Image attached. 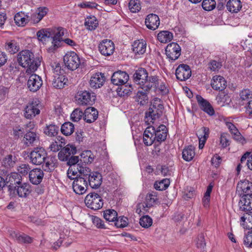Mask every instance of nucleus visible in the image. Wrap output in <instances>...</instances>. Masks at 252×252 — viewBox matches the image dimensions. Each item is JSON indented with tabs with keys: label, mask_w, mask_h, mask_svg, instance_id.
Segmentation results:
<instances>
[{
	"label": "nucleus",
	"mask_w": 252,
	"mask_h": 252,
	"mask_svg": "<svg viewBox=\"0 0 252 252\" xmlns=\"http://www.w3.org/2000/svg\"><path fill=\"white\" fill-rule=\"evenodd\" d=\"M167 134V130L166 126L163 125H160L157 129H155V132H154L156 142L160 143L164 141L166 139Z\"/></svg>",
	"instance_id": "c756f323"
},
{
	"label": "nucleus",
	"mask_w": 252,
	"mask_h": 252,
	"mask_svg": "<svg viewBox=\"0 0 252 252\" xmlns=\"http://www.w3.org/2000/svg\"><path fill=\"white\" fill-rule=\"evenodd\" d=\"M163 106L158 98H155L150 106L145 112V121L147 125L154 124V122L159 118L162 114Z\"/></svg>",
	"instance_id": "7ed1b4c3"
},
{
	"label": "nucleus",
	"mask_w": 252,
	"mask_h": 252,
	"mask_svg": "<svg viewBox=\"0 0 252 252\" xmlns=\"http://www.w3.org/2000/svg\"><path fill=\"white\" fill-rule=\"evenodd\" d=\"M76 153V147L72 145L68 144L58 153L59 158L62 161L67 160L68 158Z\"/></svg>",
	"instance_id": "6ab92c4d"
},
{
	"label": "nucleus",
	"mask_w": 252,
	"mask_h": 252,
	"mask_svg": "<svg viewBox=\"0 0 252 252\" xmlns=\"http://www.w3.org/2000/svg\"><path fill=\"white\" fill-rule=\"evenodd\" d=\"M58 140L59 141H61V144H58V142L57 141H55L54 142H52L51 144L50 145L49 148L51 150V151L56 152L59 151L60 149H62L63 146L64 145V142L62 141V140H64V139L62 137H59L58 138Z\"/></svg>",
	"instance_id": "13d9d810"
},
{
	"label": "nucleus",
	"mask_w": 252,
	"mask_h": 252,
	"mask_svg": "<svg viewBox=\"0 0 252 252\" xmlns=\"http://www.w3.org/2000/svg\"><path fill=\"white\" fill-rule=\"evenodd\" d=\"M115 225L118 228H123L128 225V219L126 217H120L116 219L114 222Z\"/></svg>",
	"instance_id": "bf43d9fd"
},
{
	"label": "nucleus",
	"mask_w": 252,
	"mask_h": 252,
	"mask_svg": "<svg viewBox=\"0 0 252 252\" xmlns=\"http://www.w3.org/2000/svg\"><path fill=\"white\" fill-rule=\"evenodd\" d=\"M240 209L244 211L252 210V194L243 195L239 201Z\"/></svg>",
	"instance_id": "b1692460"
},
{
	"label": "nucleus",
	"mask_w": 252,
	"mask_h": 252,
	"mask_svg": "<svg viewBox=\"0 0 252 252\" xmlns=\"http://www.w3.org/2000/svg\"><path fill=\"white\" fill-rule=\"evenodd\" d=\"M43 171L39 168H34L29 172V180L33 185L39 184L43 178Z\"/></svg>",
	"instance_id": "412c9836"
},
{
	"label": "nucleus",
	"mask_w": 252,
	"mask_h": 252,
	"mask_svg": "<svg viewBox=\"0 0 252 252\" xmlns=\"http://www.w3.org/2000/svg\"><path fill=\"white\" fill-rule=\"evenodd\" d=\"M128 8L132 13H136L141 9V5L139 0H130Z\"/></svg>",
	"instance_id": "5fc2aeb1"
},
{
	"label": "nucleus",
	"mask_w": 252,
	"mask_h": 252,
	"mask_svg": "<svg viewBox=\"0 0 252 252\" xmlns=\"http://www.w3.org/2000/svg\"><path fill=\"white\" fill-rule=\"evenodd\" d=\"M13 190L14 193L16 192L19 197L26 198L31 194L32 189L30 184L21 182L14 187Z\"/></svg>",
	"instance_id": "ddd939ff"
},
{
	"label": "nucleus",
	"mask_w": 252,
	"mask_h": 252,
	"mask_svg": "<svg viewBox=\"0 0 252 252\" xmlns=\"http://www.w3.org/2000/svg\"><path fill=\"white\" fill-rule=\"evenodd\" d=\"M63 62L67 68L71 70L76 69L80 64V58L74 52L66 54L63 57Z\"/></svg>",
	"instance_id": "6e6552de"
},
{
	"label": "nucleus",
	"mask_w": 252,
	"mask_h": 252,
	"mask_svg": "<svg viewBox=\"0 0 252 252\" xmlns=\"http://www.w3.org/2000/svg\"><path fill=\"white\" fill-rule=\"evenodd\" d=\"M5 49L10 54H13L17 52L19 50V46L17 42L14 40L7 42L5 44Z\"/></svg>",
	"instance_id": "de8ad7c7"
},
{
	"label": "nucleus",
	"mask_w": 252,
	"mask_h": 252,
	"mask_svg": "<svg viewBox=\"0 0 252 252\" xmlns=\"http://www.w3.org/2000/svg\"><path fill=\"white\" fill-rule=\"evenodd\" d=\"M79 167V178H84L87 180L89 176L92 174L91 170L86 165H78Z\"/></svg>",
	"instance_id": "49530a36"
},
{
	"label": "nucleus",
	"mask_w": 252,
	"mask_h": 252,
	"mask_svg": "<svg viewBox=\"0 0 252 252\" xmlns=\"http://www.w3.org/2000/svg\"><path fill=\"white\" fill-rule=\"evenodd\" d=\"M222 66L221 63L212 60L209 63V68L213 71H218Z\"/></svg>",
	"instance_id": "338daca9"
},
{
	"label": "nucleus",
	"mask_w": 252,
	"mask_h": 252,
	"mask_svg": "<svg viewBox=\"0 0 252 252\" xmlns=\"http://www.w3.org/2000/svg\"><path fill=\"white\" fill-rule=\"evenodd\" d=\"M173 38V33L168 31L160 32L157 35L158 40L161 43H167L170 42Z\"/></svg>",
	"instance_id": "ea45409f"
},
{
	"label": "nucleus",
	"mask_w": 252,
	"mask_h": 252,
	"mask_svg": "<svg viewBox=\"0 0 252 252\" xmlns=\"http://www.w3.org/2000/svg\"><path fill=\"white\" fill-rule=\"evenodd\" d=\"M134 82L142 90L150 91L152 88L158 87L159 80L156 75L149 76L147 70L143 67L136 69L133 75Z\"/></svg>",
	"instance_id": "f257e3e1"
},
{
	"label": "nucleus",
	"mask_w": 252,
	"mask_h": 252,
	"mask_svg": "<svg viewBox=\"0 0 252 252\" xmlns=\"http://www.w3.org/2000/svg\"><path fill=\"white\" fill-rule=\"evenodd\" d=\"M216 2L215 0H203L202 2V7L205 11H210L216 7Z\"/></svg>",
	"instance_id": "864d4df0"
},
{
	"label": "nucleus",
	"mask_w": 252,
	"mask_h": 252,
	"mask_svg": "<svg viewBox=\"0 0 252 252\" xmlns=\"http://www.w3.org/2000/svg\"><path fill=\"white\" fill-rule=\"evenodd\" d=\"M59 127L55 125H46L44 128V133L49 137H52L57 136L59 133Z\"/></svg>",
	"instance_id": "a19ab883"
},
{
	"label": "nucleus",
	"mask_w": 252,
	"mask_h": 252,
	"mask_svg": "<svg viewBox=\"0 0 252 252\" xmlns=\"http://www.w3.org/2000/svg\"><path fill=\"white\" fill-rule=\"evenodd\" d=\"M42 85L41 78L35 74H32L28 80L27 85L31 92H36L40 88Z\"/></svg>",
	"instance_id": "dca6fc26"
},
{
	"label": "nucleus",
	"mask_w": 252,
	"mask_h": 252,
	"mask_svg": "<svg viewBox=\"0 0 252 252\" xmlns=\"http://www.w3.org/2000/svg\"><path fill=\"white\" fill-rule=\"evenodd\" d=\"M241 221L243 222L242 225L247 229H252V212L248 211L241 218Z\"/></svg>",
	"instance_id": "58836bf2"
},
{
	"label": "nucleus",
	"mask_w": 252,
	"mask_h": 252,
	"mask_svg": "<svg viewBox=\"0 0 252 252\" xmlns=\"http://www.w3.org/2000/svg\"><path fill=\"white\" fill-rule=\"evenodd\" d=\"M84 115V112L80 109H75L71 114V119L73 122H78Z\"/></svg>",
	"instance_id": "680f3d73"
},
{
	"label": "nucleus",
	"mask_w": 252,
	"mask_h": 252,
	"mask_svg": "<svg viewBox=\"0 0 252 252\" xmlns=\"http://www.w3.org/2000/svg\"><path fill=\"white\" fill-rule=\"evenodd\" d=\"M50 31L52 39V45L48 48L47 51L49 53H53L61 46L63 40V36L66 30L62 27H58L50 29Z\"/></svg>",
	"instance_id": "20e7f679"
},
{
	"label": "nucleus",
	"mask_w": 252,
	"mask_h": 252,
	"mask_svg": "<svg viewBox=\"0 0 252 252\" xmlns=\"http://www.w3.org/2000/svg\"><path fill=\"white\" fill-rule=\"evenodd\" d=\"M98 49L103 56H109L112 55L115 50L114 43L110 40L104 39L100 42Z\"/></svg>",
	"instance_id": "4468645a"
},
{
	"label": "nucleus",
	"mask_w": 252,
	"mask_h": 252,
	"mask_svg": "<svg viewBox=\"0 0 252 252\" xmlns=\"http://www.w3.org/2000/svg\"><path fill=\"white\" fill-rule=\"evenodd\" d=\"M88 183L92 188L97 189L102 184L101 174L98 172H92L87 180Z\"/></svg>",
	"instance_id": "5701e85b"
},
{
	"label": "nucleus",
	"mask_w": 252,
	"mask_h": 252,
	"mask_svg": "<svg viewBox=\"0 0 252 252\" xmlns=\"http://www.w3.org/2000/svg\"><path fill=\"white\" fill-rule=\"evenodd\" d=\"M145 23L147 28L155 30L158 29L160 24L159 17H147Z\"/></svg>",
	"instance_id": "c9c22d12"
},
{
	"label": "nucleus",
	"mask_w": 252,
	"mask_h": 252,
	"mask_svg": "<svg viewBox=\"0 0 252 252\" xmlns=\"http://www.w3.org/2000/svg\"><path fill=\"white\" fill-rule=\"evenodd\" d=\"M139 223L142 227L148 228L152 225L153 220L148 215H145L140 219Z\"/></svg>",
	"instance_id": "603ef678"
},
{
	"label": "nucleus",
	"mask_w": 252,
	"mask_h": 252,
	"mask_svg": "<svg viewBox=\"0 0 252 252\" xmlns=\"http://www.w3.org/2000/svg\"><path fill=\"white\" fill-rule=\"evenodd\" d=\"M78 165H72L69 166L67 171V177L71 180H75L79 176Z\"/></svg>",
	"instance_id": "3c124183"
},
{
	"label": "nucleus",
	"mask_w": 252,
	"mask_h": 252,
	"mask_svg": "<svg viewBox=\"0 0 252 252\" xmlns=\"http://www.w3.org/2000/svg\"><path fill=\"white\" fill-rule=\"evenodd\" d=\"M5 183H10L9 189L12 190V188L18 185L22 182L21 176L17 173L13 172L7 175L5 179Z\"/></svg>",
	"instance_id": "a878e982"
},
{
	"label": "nucleus",
	"mask_w": 252,
	"mask_h": 252,
	"mask_svg": "<svg viewBox=\"0 0 252 252\" xmlns=\"http://www.w3.org/2000/svg\"><path fill=\"white\" fill-rule=\"evenodd\" d=\"M61 131L64 135H70L74 131V126L70 122H65L62 125Z\"/></svg>",
	"instance_id": "37998d69"
},
{
	"label": "nucleus",
	"mask_w": 252,
	"mask_h": 252,
	"mask_svg": "<svg viewBox=\"0 0 252 252\" xmlns=\"http://www.w3.org/2000/svg\"><path fill=\"white\" fill-rule=\"evenodd\" d=\"M11 235L19 243H31L32 242V239L24 233L13 232Z\"/></svg>",
	"instance_id": "f704fd0d"
},
{
	"label": "nucleus",
	"mask_w": 252,
	"mask_h": 252,
	"mask_svg": "<svg viewBox=\"0 0 252 252\" xmlns=\"http://www.w3.org/2000/svg\"><path fill=\"white\" fill-rule=\"evenodd\" d=\"M209 128L207 127H202L197 131L196 134L199 139V149H202L204 146L205 143L209 137Z\"/></svg>",
	"instance_id": "72a5a7b5"
},
{
	"label": "nucleus",
	"mask_w": 252,
	"mask_h": 252,
	"mask_svg": "<svg viewBox=\"0 0 252 252\" xmlns=\"http://www.w3.org/2000/svg\"><path fill=\"white\" fill-rule=\"evenodd\" d=\"M226 9L231 13H237L242 7L240 0H229L226 4Z\"/></svg>",
	"instance_id": "2f4dec72"
},
{
	"label": "nucleus",
	"mask_w": 252,
	"mask_h": 252,
	"mask_svg": "<svg viewBox=\"0 0 252 252\" xmlns=\"http://www.w3.org/2000/svg\"><path fill=\"white\" fill-rule=\"evenodd\" d=\"M132 51L135 55H143L146 51L147 43L144 40H135L132 44Z\"/></svg>",
	"instance_id": "c85d7f7f"
},
{
	"label": "nucleus",
	"mask_w": 252,
	"mask_h": 252,
	"mask_svg": "<svg viewBox=\"0 0 252 252\" xmlns=\"http://www.w3.org/2000/svg\"><path fill=\"white\" fill-rule=\"evenodd\" d=\"M181 48L177 43L172 42L167 45L165 49L167 58L171 62L177 60L180 56Z\"/></svg>",
	"instance_id": "1a4fd4ad"
},
{
	"label": "nucleus",
	"mask_w": 252,
	"mask_h": 252,
	"mask_svg": "<svg viewBox=\"0 0 252 252\" xmlns=\"http://www.w3.org/2000/svg\"><path fill=\"white\" fill-rule=\"evenodd\" d=\"M239 22L238 17H218V19H215V23L219 25H230L232 26H237Z\"/></svg>",
	"instance_id": "cd10ccee"
},
{
	"label": "nucleus",
	"mask_w": 252,
	"mask_h": 252,
	"mask_svg": "<svg viewBox=\"0 0 252 252\" xmlns=\"http://www.w3.org/2000/svg\"><path fill=\"white\" fill-rule=\"evenodd\" d=\"M31 169L30 165L27 164H22L17 168L18 172L23 176L29 174Z\"/></svg>",
	"instance_id": "0e129e2a"
},
{
	"label": "nucleus",
	"mask_w": 252,
	"mask_h": 252,
	"mask_svg": "<svg viewBox=\"0 0 252 252\" xmlns=\"http://www.w3.org/2000/svg\"><path fill=\"white\" fill-rule=\"evenodd\" d=\"M196 245L198 249H200L201 250L204 249L205 247L206 243L204 236L203 234H200L198 235L196 238Z\"/></svg>",
	"instance_id": "69168bd1"
},
{
	"label": "nucleus",
	"mask_w": 252,
	"mask_h": 252,
	"mask_svg": "<svg viewBox=\"0 0 252 252\" xmlns=\"http://www.w3.org/2000/svg\"><path fill=\"white\" fill-rule=\"evenodd\" d=\"M144 132L143 135V141L146 146H151L154 142H156L154 132H155V128L149 125Z\"/></svg>",
	"instance_id": "f3484780"
},
{
	"label": "nucleus",
	"mask_w": 252,
	"mask_h": 252,
	"mask_svg": "<svg viewBox=\"0 0 252 252\" xmlns=\"http://www.w3.org/2000/svg\"><path fill=\"white\" fill-rule=\"evenodd\" d=\"M175 75L177 79L183 81L188 79L191 75V69L186 64H181L176 69Z\"/></svg>",
	"instance_id": "9b49d317"
},
{
	"label": "nucleus",
	"mask_w": 252,
	"mask_h": 252,
	"mask_svg": "<svg viewBox=\"0 0 252 252\" xmlns=\"http://www.w3.org/2000/svg\"><path fill=\"white\" fill-rule=\"evenodd\" d=\"M117 213L114 210H106L104 212L103 217L108 221L115 222L117 217Z\"/></svg>",
	"instance_id": "8fccbe9b"
},
{
	"label": "nucleus",
	"mask_w": 252,
	"mask_h": 252,
	"mask_svg": "<svg viewBox=\"0 0 252 252\" xmlns=\"http://www.w3.org/2000/svg\"><path fill=\"white\" fill-rule=\"evenodd\" d=\"M105 81L104 74L100 72L93 75L90 80V85L91 88L97 89L100 88Z\"/></svg>",
	"instance_id": "aec40b11"
},
{
	"label": "nucleus",
	"mask_w": 252,
	"mask_h": 252,
	"mask_svg": "<svg viewBox=\"0 0 252 252\" xmlns=\"http://www.w3.org/2000/svg\"><path fill=\"white\" fill-rule=\"evenodd\" d=\"M88 181L84 178L77 177L72 183L73 191L77 194L81 195L85 193L88 189Z\"/></svg>",
	"instance_id": "f8f14e48"
},
{
	"label": "nucleus",
	"mask_w": 252,
	"mask_h": 252,
	"mask_svg": "<svg viewBox=\"0 0 252 252\" xmlns=\"http://www.w3.org/2000/svg\"><path fill=\"white\" fill-rule=\"evenodd\" d=\"M47 153L42 147L36 148L32 151L30 155L32 163L35 165H41L45 160Z\"/></svg>",
	"instance_id": "9d476101"
},
{
	"label": "nucleus",
	"mask_w": 252,
	"mask_h": 252,
	"mask_svg": "<svg viewBox=\"0 0 252 252\" xmlns=\"http://www.w3.org/2000/svg\"><path fill=\"white\" fill-rule=\"evenodd\" d=\"M129 79L128 74L121 70L115 72L111 77L112 83L117 86H122L126 84Z\"/></svg>",
	"instance_id": "2eb2a0df"
},
{
	"label": "nucleus",
	"mask_w": 252,
	"mask_h": 252,
	"mask_svg": "<svg viewBox=\"0 0 252 252\" xmlns=\"http://www.w3.org/2000/svg\"><path fill=\"white\" fill-rule=\"evenodd\" d=\"M85 203L88 208L94 210L100 209L103 205L102 197L96 193L88 194L85 198Z\"/></svg>",
	"instance_id": "39448f33"
},
{
	"label": "nucleus",
	"mask_w": 252,
	"mask_h": 252,
	"mask_svg": "<svg viewBox=\"0 0 252 252\" xmlns=\"http://www.w3.org/2000/svg\"><path fill=\"white\" fill-rule=\"evenodd\" d=\"M169 184V180L168 179H164L158 182H156L154 185V187L157 190H163L168 187Z\"/></svg>",
	"instance_id": "6e6d98bb"
},
{
	"label": "nucleus",
	"mask_w": 252,
	"mask_h": 252,
	"mask_svg": "<svg viewBox=\"0 0 252 252\" xmlns=\"http://www.w3.org/2000/svg\"><path fill=\"white\" fill-rule=\"evenodd\" d=\"M24 141L27 146H32L39 143V137L36 132L29 131L25 135Z\"/></svg>",
	"instance_id": "bb28decb"
},
{
	"label": "nucleus",
	"mask_w": 252,
	"mask_h": 252,
	"mask_svg": "<svg viewBox=\"0 0 252 252\" xmlns=\"http://www.w3.org/2000/svg\"><path fill=\"white\" fill-rule=\"evenodd\" d=\"M43 162L44 164L42 166L43 168L47 172H51L58 165L57 159L53 156L47 157L46 156Z\"/></svg>",
	"instance_id": "7c9ffc66"
},
{
	"label": "nucleus",
	"mask_w": 252,
	"mask_h": 252,
	"mask_svg": "<svg viewBox=\"0 0 252 252\" xmlns=\"http://www.w3.org/2000/svg\"><path fill=\"white\" fill-rule=\"evenodd\" d=\"M98 25V21L96 17H87L85 19V26L88 30H94Z\"/></svg>",
	"instance_id": "79ce46f5"
},
{
	"label": "nucleus",
	"mask_w": 252,
	"mask_h": 252,
	"mask_svg": "<svg viewBox=\"0 0 252 252\" xmlns=\"http://www.w3.org/2000/svg\"><path fill=\"white\" fill-rule=\"evenodd\" d=\"M195 155V148L192 146L185 148L182 152V157L187 161H191L194 157Z\"/></svg>",
	"instance_id": "4c0bfd02"
},
{
	"label": "nucleus",
	"mask_w": 252,
	"mask_h": 252,
	"mask_svg": "<svg viewBox=\"0 0 252 252\" xmlns=\"http://www.w3.org/2000/svg\"><path fill=\"white\" fill-rule=\"evenodd\" d=\"M244 243L246 247L252 248V230L249 232L244 237Z\"/></svg>",
	"instance_id": "774afa93"
},
{
	"label": "nucleus",
	"mask_w": 252,
	"mask_h": 252,
	"mask_svg": "<svg viewBox=\"0 0 252 252\" xmlns=\"http://www.w3.org/2000/svg\"><path fill=\"white\" fill-rule=\"evenodd\" d=\"M52 70H53L54 75H63L64 73L63 69H62L61 64L59 63L55 62L52 63Z\"/></svg>",
	"instance_id": "e2e57ef3"
},
{
	"label": "nucleus",
	"mask_w": 252,
	"mask_h": 252,
	"mask_svg": "<svg viewBox=\"0 0 252 252\" xmlns=\"http://www.w3.org/2000/svg\"><path fill=\"white\" fill-rule=\"evenodd\" d=\"M98 114V111L95 108L88 107L84 112V120L88 123H92L97 119Z\"/></svg>",
	"instance_id": "393cba45"
},
{
	"label": "nucleus",
	"mask_w": 252,
	"mask_h": 252,
	"mask_svg": "<svg viewBox=\"0 0 252 252\" xmlns=\"http://www.w3.org/2000/svg\"><path fill=\"white\" fill-rule=\"evenodd\" d=\"M41 105L38 100L28 103L24 109V116L27 119H32L40 113Z\"/></svg>",
	"instance_id": "0eeeda50"
},
{
	"label": "nucleus",
	"mask_w": 252,
	"mask_h": 252,
	"mask_svg": "<svg viewBox=\"0 0 252 252\" xmlns=\"http://www.w3.org/2000/svg\"><path fill=\"white\" fill-rule=\"evenodd\" d=\"M94 160V156L91 151H85L80 155V161L85 163H91Z\"/></svg>",
	"instance_id": "a18cd8bd"
},
{
	"label": "nucleus",
	"mask_w": 252,
	"mask_h": 252,
	"mask_svg": "<svg viewBox=\"0 0 252 252\" xmlns=\"http://www.w3.org/2000/svg\"><path fill=\"white\" fill-rule=\"evenodd\" d=\"M196 98L201 110L210 116H212L215 114L213 108L207 100L203 98L200 95H197Z\"/></svg>",
	"instance_id": "4be33fe9"
},
{
	"label": "nucleus",
	"mask_w": 252,
	"mask_h": 252,
	"mask_svg": "<svg viewBox=\"0 0 252 252\" xmlns=\"http://www.w3.org/2000/svg\"><path fill=\"white\" fill-rule=\"evenodd\" d=\"M237 189L241 190L243 195L252 194V182L247 180L239 182L237 185Z\"/></svg>",
	"instance_id": "473e14b6"
},
{
	"label": "nucleus",
	"mask_w": 252,
	"mask_h": 252,
	"mask_svg": "<svg viewBox=\"0 0 252 252\" xmlns=\"http://www.w3.org/2000/svg\"><path fill=\"white\" fill-rule=\"evenodd\" d=\"M54 79L52 85L57 89H62L64 87L67 82L68 79L64 74L60 75H54Z\"/></svg>",
	"instance_id": "e433bc0d"
},
{
	"label": "nucleus",
	"mask_w": 252,
	"mask_h": 252,
	"mask_svg": "<svg viewBox=\"0 0 252 252\" xmlns=\"http://www.w3.org/2000/svg\"><path fill=\"white\" fill-rule=\"evenodd\" d=\"M150 91H145L142 90L141 91H139L136 96V100L141 105H144L148 101V96H147V93Z\"/></svg>",
	"instance_id": "c03bdc74"
},
{
	"label": "nucleus",
	"mask_w": 252,
	"mask_h": 252,
	"mask_svg": "<svg viewBox=\"0 0 252 252\" xmlns=\"http://www.w3.org/2000/svg\"><path fill=\"white\" fill-rule=\"evenodd\" d=\"M75 97L77 104L80 106L92 105L95 100L94 94L87 91L78 92Z\"/></svg>",
	"instance_id": "423d86ee"
},
{
	"label": "nucleus",
	"mask_w": 252,
	"mask_h": 252,
	"mask_svg": "<svg viewBox=\"0 0 252 252\" xmlns=\"http://www.w3.org/2000/svg\"><path fill=\"white\" fill-rule=\"evenodd\" d=\"M17 60L20 65L27 68L26 73H28L34 72L41 63L40 58H35L33 53L29 50L20 51L17 55Z\"/></svg>",
	"instance_id": "f03ea898"
},
{
	"label": "nucleus",
	"mask_w": 252,
	"mask_h": 252,
	"mask_svg": "<svg viewBox=\"0 0 252 252\" xmlns=\"http://www.w3.org/2000/svg\"><path fill=\"white\" fill-rule=\"evenodd\" d=\"M157 199L156 195L149 193L146 195L145 202L142 203L145 204V207L148 209L153 206Z\"/></svg>",
	"instance_id": "4d7b16f0"
},
{
	"label": "nucleus",
	"mask_w": 252,
	"mask_h": 252,
	"mask_svg": "<svg viewBox=\"0 0 252 252\" xmlns=\"http://www.w3.org/2000/svg\"><path fill=\"white\" fill-rule=\"evenodd\" d=\"M15 162V158L11 155H9L3 160L2 164L6 168L13 167Z\"/></svg>",
	"instance_id": "052dcab7"
},
{
	"label": "nucleus",
	"mask_w": 252,
	"mask_h": 252,
	"mask_svg": "<svg viewBox=\"0 0 252 252\" xmlns=\"http://www.w3.org/2000/svg\"><path fill=\"white\" fill-rule=\"evenodd\" d=\"M212 88L216 91H222L226 87V81L221 76H213L211 83Z\"/></svg>",
	"instance_id": "a211bd4d"
},
{
	"label": "nucleus",
	"mask_w": 252,
	"mask_h": 252,
	"mask_svg": "<svg viewBox=\"0 0 252 252\" xmlns=\"http://www.w3.org/2000/svg\"><path fill=\"white\" fill-rule=\"evenodd\" d=\"M50 29H42L38 31L36 35L38 39L40 41H44L47 38H51Z\"/></svg>",
	"instance_id": "09e8293b"
}]
</instances>
